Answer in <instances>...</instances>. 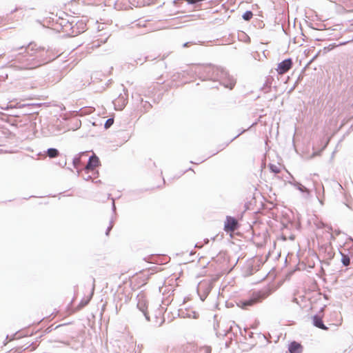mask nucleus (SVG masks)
Returning <instances> with one entry per match:
<instances>
[{
  "label": "nucleus",
  "instance_id": "nucleus-45",
  "mask_svg": "<svg viewBox=\"0 0 353 353\" xmlns=\"http://www.w3.org/2000/svg\"><path fill=\"white\" fill-rule=\"evenodd\" d=\"M145 59H146V57L144 59V61H141V63H140V64H141V65H143V62H144V61H145Z\"/></svg>",
  "mask_w": 353,
  "mask_h": 353
},
{
  "label": "nucleus",
  "instance_id": "nucleus-17",
  "mask_svg": "<svg viewBox=\"0 0 353 353\" xmlns=\"http://www.w3.org/2000/svg\"><path fill=\"white\" fill-rule=\"evenodd\" d=\"M74 24V17H72L70 20H67L64 19H61L60 25L62 27L63 31L68 32L70 30V26Z\"/></svg>",
  "mask_w": 353,
  "mask_h": 353
},
{
  "label": "nucleus",
  "instance_id": "nucleus-27",
  "mask_svg": "<svg viewBox=\"0 0 353 353\" xmlns=\"http://www.w3.org/2000/svg\"><path fill=\"white\" fill-rule=\"evenodd\" d=\"M106 40H107V38L105 40H101V41L97 40V41H94L93 42V46L92 47H97H97L100 46L101 43H105Z\"/></svg>",
  "mask_w": 353,
  "mask_h": 353
},
{
  "label": "nucleus",
  "instance_id": "nucleus-2",
  "mask_svg": "<svg viewBox=\"0 0 353 353\" xmlns=\"http://www.w3.org/2000/svg\"><path fill=\"white\" fill-rule=\"evenodd\" d=\"M220 68L212 64L194 65L187 72L188 74L196 75L201 81L210 80L215 83V78Z\"/></svg>",
  "mask_w": 353,
  "mask_h": 353
},
{
  "label": "nucleus",
  "instance_id": "nucleus-47",
  "mask_svg": "<svg viewBox=\"0 0 353 353\" xmlns=\"http://www.w3.org/2000/svg\"><path fill=\"white\" fill-rule=\"evenodd\" d=\"M325 263L327 264V265H329V262L328 261L325 262Z\"/></svg>",
  "mask_w": 353,
  "mask_h": 353
},
{
  "label": "nucleus",
  "instance_id": "nucleus-15",
  "mask_svg": "<svg viewBox=\"0 0 353 353\" xmlns=\"http://www.w3.org/2000/svg\"><path fill=\"white\" fill-rule=\"evenodd\" d=\"M127 98H125L123 96H121V94L119 95V97L115 100L114 105L116 107L117 110H121L123 109V108L127 104Z\"/></svg>",
  "mask_w": 353,
  "mask_h": 353
},
{
  "label": "nucleus",
  "instance_id": "nucleus-5",
  "mask_svg": "<svg viewBox=\"0 0 353 353\" xmlns=\"http://www.w3.org/2000/svg\"><path fill=\"white\" fill-rule=\"evenodd\" d=\"M213 288V281L210 279H203L200 281L197 285V294L202 301H204Z\"/></svg>",
  "mask_w": 353,
  "mask_h": 353
},
{
  "label": "nucleus",
  "instance_id": "nucleus-26",
  "mask_svg": "<svg viewBox=\"0 0 353 353\" xmlns=\"http://www.w3.org/2000/svg\"><path fill=\"white\" fill-rule=\"evenodd\" d=\"M89 173L90 172L86 173L85 171L80 172V174H81L82 178L85 181H88L92 178L91 175H90Z\"/></svg>",
  "mask_w": 353,
  "mask_h": 353
},
{
  "label": "nucleus",
  "instance_id": "nucleus-35",
  "mask_svg": "<svg viewBox=\"0 0 353 353\" xmlns=\"http://www.w3.org/2000/svg\"><path fill=\"white\" fill-rule=\"evenodd\" d=\"M28 105H29V104H22L19 107L20 108H26V106H28Z\"/></svg>",
  "mask_w": 353,
  "mask_h": 353
},
{
  "label": "nucleus",
  "instance_id": "nucleus-28",
  "mask_svg": "<svg viewBox=\"0 0 353 353\" xmlns=\"http://www.w3.org/2000/svg\"><path fill=\"white\" fill-rule=\"evenodd\" d=\"M334 188L339 191H341L343 190L342 185L337 181L334 182Z\"/></svg>",
  "mask_w": 353,
  "mask_h": 353
},
{
  "label": "nucleus",
  "instance_id": "nucleus-42",
  "mask_svg": "<svg viewBox=\"0 0 353 353\" xmlns=\"http://www.w3.org/2000/svg\"><path fill=\"white\" fill-rule=\"evenodd\" d=\"M138 61H141V59H138V60H134V61L137 63V64H138V63H139Z\"/></svg>",
  "mask_w": 353,
  "mask_h": 353
},
{
  "label": "nucleus",
  "instance_id": "nucleus-43",
  "mask_svg": "<svg viewBox=\"0 0 353 353\" xmlns=\"http://www.w3.org/2000/svg\"><path fill=\"white\" fill-rule=\"evenodd\" d=\"M293 302L298 303V302H297V299H296V298H294V299H293Z\"/></svg>",
  "mask_w": 353,
  "mask_h": 353
},
{
  "label": "nucleus",
  "instance_id": "nucleus-41",
  "mask_svg": "<svg viewBox=\"0 0 353 353\" xmlns=\"http://www.w3.org/2000/svg\"><path fill=\"white\" fill-rule=\"evenodd\" d=\"M17 10V8H16L14 10H12V11L10 12V14L14 13V12H16Z\"/></svg>",
  "mask_w": 353,
  "mask_h": 353
},
{
  "label": "nucleus",
  "instance_id": "nucleus-8",
  "mask_svg": "<svg viewBox=\"0 0 353 353\" xmlns=\"http://www.w3.org/2000/svg\"><path fill=\"white\" fill-rule=\"evenodd\" d=\"M86 30V23L83 20H77L74 17V24L70 26V34L73 36H77Z\"/></svg>",
  "mask_w": 353,
  "mask_h": 353
},
{
  "label": "nucleus",
  "instance_id": "nucleus-40",
  "mask_svg": "<svg viewBox=\"0 0 353 353\" xmlns=\"http://www.w3.org/2000/svg\"><path fill=\"white\" fill-rule=\"evenodd\" d=\"M211 88H218V85H214L210 87Z\"/></svg>",
  "mask_w": 353,
  "mask_h": 353
},
{
  "label": "nucleus",
  "instance_id": "nucleus-24",
  "mask_svg": "<svg viewBox=\"0 0 353 353\" xmlns=\"http://www.w3.org/2000/svg\"><path fill=\"white\" fill-rule=\"evenodd\" d=\"M269 168L270 170L274 174H279L281 172L280 168L274 164H270Z\"/></svg>",
  "mask_w": 353,
  "mask_h": 353
},
{
  "label": "nucleus",
  "instance_id": "nucleus-32",
  "mask_svg": "<svg viewBox=\"0 0 353 353\" xmlns=\"http://www.w3.org/2000/svg\"><path fill=\"white\" fill-rule=\"evenodd\" d=\"M244 132H245V130H243V131H241L240 133H239L236 136H235L233 139H232L230 140V142H232V141H233L235 139H236L238 137H239V136H240L242 133H243Z\"/></svg>",
  "mask_w": 353,
  "mask_h": 353
},
{
  "label": "nucleus",
  "instance_id": "nucleus-21",
  "mask_svg": "<svg viewBox=\"0 0 353 353\" xmlns=\"http://www.w3.org/2000/svg\"><path fill=\"white\" fill-rule=\"evenodd\" d=\"M46 153L50 158H55L59 155V151L54 148H48Z\"/></svg>",
  "mask_w": 353,
  "mask_h": 353
},
{
  "label": "nucleus",
  "instance_id": "nucleus-25",
  "mask_svg": "<svg viewBox=\"0 0 353 353\" xmlns=\"http://www.w3.org/2000/svg\"><path fill=\"white\" fill-rule=\"evenodd\" d=\"M113 123H114V119L113 118L108 119L105 121V124H104L105 129L110 128L112 125Z\"/></svg>",
  "mask_w": 353,
  "mask_h": 353
},
{
  "label": "nucleus",
  "instance_id": "nucleus-34",
  "mask_svg": "<svg viewBox=\"0 0 353 353\" xmlns=\"http://www.w3.org/2000/svg\"><path fill=\"white\" fill-rule=\"evenodd\" d=\"M209 242H210V240L208 239H203V242L202 243L204 245L205 244H208Z\"/></svg>",
  "mask_w": 353,
  "mask_h": 353
},
{
  "label": "nucleus",
  "instance_id": "nucleus-10",
  "mask_svg": "<svg viewBox=\"0 0 353 353\" xmlns=\"http://www.w3.org/2000/svg\"><path fill=\"white\" fill-rule=\"evenodd\" d=\"M99 165L100 161L99 157L96 154H93L89 157L87 165L83 168V171L86 173L93 172Z\"/></svg>",
  "mask_w": 353,
  "mask_h": 353
},
{
  "label": "nucleus",
  "instance_id": "nucleus-13",
  "mask_svg": "<svg viewBox=\"0 0 353 353\" xmlns=\"http://www.w3.org/2000/svg\"><path fill=\"white\" fill-rule=\"evenodd\" d=\"M320 252L323 253L324 261L331 260L334 256V253L330 244L321 246L320 248Z\"/></svg>",
  "mask_w": 353,
  "mask_h": 353
},
{
  "label": "nucleus",
  "instance_id": "nucleus-46",
  "mask_svg": "<svg viewBox=\"0 0 353 353\" xmlns=\"http://www.w3.org/2000/svg\"><path fill=\"white\" fill-rule=\"evenodd\" d=\"M192 170V168H189V169L186 170L184 172H186L188 170Z\"/></svg>",
  "mask_w": 353,
  "mask_h": 353
},
{
  "label": "nucleus",
  "instance_id": "nucleus-9",
  "mask_svg": "<svg viewBox=\"0 0 353 353\" xmlns=\"http://www.w3.org/2000/svg\"><path fill=\"white\" fill-rule=\"evenodd\" d=\"M138 301L137 307L145 316L147 321H150V316L148 312V302L143 294H139L137 296Z\"/></svg>",
  "mask_w": 353,
  "mask_h": 353
},
{
  "label": "nucleus",
  "instance_id": "nucleus-39",
  "mask_svg": "<svg viewBox=\"0 0 353 353\" xmlns=\"http://www.w3.org/2000/svg\"><path fill=\"white\" fill-rule=\"evenodd\" d=\"M327 229L329 231H331L332 230V227L330 225V226H327Z\"/></svg>",
  "mask_w": 353,
  "mask_h": 353
},
{
  "label": "nucleus",
  "instance_id": "nucleus-36",
  "mask_svg": "<svg viewBox=\"0 0 353 353\" xmlns=\"http://www.w3.org/2000/svg\"><path fill=\"white\" fill-rule=\"evenodd\" d=\"M334 233L336 235H339L341 233V232L339 230H335Z\"/></svg>",
  "mask_w": 353,
  "mask_h": 353
},
{
  "label": "nucleus",
  "instance_id": "nucleus-7",
  "mask_svg": "<svg viewBox=\"0 0 353 353\" xmlns=\"http://www.w3.org/2000/svg\"><path fill=\"white\" fill-rule=\"evenodd\" d=\"M240 227L238 220L231 216H227L224 223V230L226 232H233L237 230Z\"/></svg>",
  "mask_w": 353,
  "mask_h": 353
},
{
  "label": "nucleus",
  "instance_id": "nucleus-12",
  "mask_svg": "<svg viewBox=\"0 0 353 353\" xmlns=\"http://www.w3.org/2000/svg\"><path fill=\"white\" fill-rule=\"evenodd\" d=\"M88 151L81 152L77 154L72 159V165L74 168L77 169L78 175H80V172L83 171V168L80 170L79 168L82 165V158L88 155Z\"/></svg>",
  "mask_w": 353,
  "mask_h": 353
},
{
  "label": "nucleus",
  "instance_id": "nucleus-44",
  "mask_svg": "<svg viewBox=\"0 0 353 353\" xmlns=\"http://www.w3.org/2000/svg\"><path fill=\"white\" fill-rule=\"evenodd\" d=\"M246 37L248 38V41L250 42V38L249 37H248L247 35H246Z\"/></svg>",
  "mask_w": 353,
  "mask_h": 353
},
{
  "label": "nucleus",
  "instance_id": "nucleus-29",
  "mask_svg": "<svg viewBox=\"0 0 353 353\" xmlns=\"http://www.w3.org/2000/svg\"><path fill=\"white\" fill-rule=\"evenodd\" d=\"M113 227V221L111 220L110 222V225L108 227V228L106 229V231H105V234L108 236L110 232V230H112Z\"/></svg>",
  "mask_w": 353,
  "mask_h": 353
},
{
  "label": "nucleus",
  "instance_id": "nucleus-22",
  "mask_svg": "<svg viewBox=\"0 0 353 353\" xmlns=\"http://www.w3.org/2000/svg\"><path fill=\"white\" fill-rule=\"evenodd\" d=\"M271 85H272L271 80L270 79H267V80L265 81V82L263 84V86L262 87V90H263V92L265 93L270 92Z\"/></svg>",
  "mask_w": 353,
  "mask_h": 353
},
{
  "label": "nucleus",
  "instance_id": "nucleus-4",
  "mask_svg": "<svg viewBox=\"0 0 353 353\" xmlns=\"http://www.w3.org/2000/svg\"><path fill=\"white\" fill-rule=\"evenodd\" d=\"M215 82H219V85L230 90H232L236 84L235 79L223 68H221L216 74Z\"/></svg>",
  "mask_w": 353,
  "mask_h": 353
},
{
  "label": "nucleus",
  "instance_id": "nucleus-11",
  "mask_svg": "<svg viewBox=\"0 0 353 353\" xmlns=\"http://www.w3.org/2000/svg\"><path fill=\"white\" fill-rule=\"evenodd\" d=\"M292 59L291 58L285 59L278 64L276 71L279 74H285L292 68Z\"/></svg>",
  "mask_w": 353,
  "mask_h": 353
},
{
  "label": "nucleus",
  "instance_id": "nucleus-3",
  "mask_svg": "<svg viewBox=\"0 0 353 353\" xmlns=\"http://www.w3.org/2000/svg\"><path fill=\"white\" fill-rule=\"evenodd\" d=\"M270 294L271 290L269 288L253 292L248 299L240 300L238 303V305L244 310H247L256 303L261 302Z\"/></svg>",
  "mask_w": 353,
  "mask_h": 353
},
{
  "label": "nucleus",
  "instance_id": "nucleus-31",
  "mask_svg": "<svg viewBox=\"0 0 353 353\" xmlns=\"http://www.w3.org/2000/svg\"><path fill=\"white\" fill-rule=\"evenodd\" d=\"M203 244L201 242L196 243L194 245L195 248H199V249L203 248Z\"/></svg>",
  "mask_w": 353,
  "mask_h": 353
},
{
  "label": "nucleus",
  "instance_id": "nucleus-18",
  "mask_svg": "<svg viewBox=\"0 0 353 353\" xmlns=\"http://www.w3.org/2000/svg\"><path fill=\"white\" fill-rule=\"evenodd\" d=\"M290 183L292 184L297 190H299L301 192L305 193L307 195L310 194L309 189L303 185L301 183L294 181L292 182H290Z\"/></svg>",
  "mask_w": 353,
  "mask_h": 353
},
{
  "label": "nucleus",
  "instance_id": "nucleus-1",
  "mask_svg": "<svg viewBox=\"0 0 353 353\" xmlns=\"http://www.w3.org/2000/svg\"><path fill=\"white\" fill-rule=\"evenodd\" d=\"M10 52L12 54L8 56L9 67L20 71H32L55 59L52 50L35 43L13 47Z\"/></svg>",
  "mask_w": 353,
  "mask_h": 353
},
{
  "label": "nucleus",
  "instance_id": "nucleus-23",
  "mask_svg": "<svg viewBox=\"0 0 353 353\" xmlns=\"http://www.w3.org/2000/svg\"><path fill=\"white\" fill-rule=\"evenodd\" d=\"M252 17L253 13L251 10L245 11L242 15V18L246 21H250L252 18Z\"/></svg>",
  "mask_w": 353,
  "mask_h": 353
},
{
  "label": "nucleus",
  "instance_id": "nucleus-6",
  "mask_svg": "<svg viewBox=\"0 0 353 353\" xmlns=\"http://www.w3.org/2000/svg\"><path fill=\"white\" fill-rule=\"evenodd\" d=\"M325 307V306L322 307L319 312L312 316V324L314 327L323 330H327L328 327L324 324L323 321Z\"/></svg>",
  "mask_w": 353,
  "mask_h": 353
},
{
  "label": "nucleus",
  "instance_id": "nucleus-14",
  "mask_svg": "<svg viewBox=\"0 0 353 353\" xmlns=\"http://www.w3.org/2000/svg\"><path fill=\"white\" fill-rule=\"evenodd\" d=\"M288 351L290 353H301L303 351V346L301 343L294 341L289 344Z\"/></svg>",
  "mask_w": 353,
  "mask_h": 353
},
{
  "label": "nucleus",
  "instance_id": "nucleus-16",
  "mask_svg": "<svg viewBox=\"0 0 353 353\" xmlns=\"http://www.w3.org/2000/svg\"><path fill=\"white\" fill-rule=\"evenodd\" d=\"M94 284L93 285L92 290L90 294L86 299H83L80 301L79 305H77V310H81L83 307L86 306L90 303V300L92 298V296L94 294Z\"/></svg>",
  "mask_w": 353,
  "mask_h": 353
},
{
  "label": "nucleus",
  "instance_id": "nucleus-30",
  "mask_svg": "<svg viewBox=\"0 0 353 353\" xmlns=\"http://www.w3.org/2000/svg\"><path fill=\"white\" fill-rule=\"evenodd\" d=\"M195 43H196L195 42H192V41L185 42L183 44V47H184V48L188 47L190 44H195Z\"/></svg>",
  "mask_w": 353,
  "mask_h": 353
},
{
  "label": "nucleus",
  "instance_id": "nucleus-33",
  "mask_svg": "<svg viewBox=\"0 0 353 353\" xmlns=\"http://www.w3.org/2000/svg\"><path fill=\"white\" fill-rule=\"evenodd\" d=\"M112 210L113 212L115 213V212H116V205H115V203H114V201L112 203Z\"/></svg>",
  "mask_w": 353,
  "mask_h": 353
},
{
  "label": "nucleus",
  "instance_id": "nucleus-48",
  "mask_svg": "<svg viewBox=\"0 0 353 353\" xmlns=\"http://www.w3.org/2000/svg\"><path fill=\"white\" fill-rule=\"evenodd\" d=\"M66 165V161L64 162L63 166Z\"/></svg>",
  "mask_w": 353,
  "mask_h": 353
},
{
  "label": "nucleus",
  "instance_id": "nucleus-19",
  "mask_svg": "<svg viewBox=\"0 0 353 353\" xmlns=\"http://www.w3.org/2000/svg\"><path fill=\"white\" fill-rule=\"evenodd\" d=\"M181 317H188V318H192V319H198L199 318V313L195 312V311H193V310H191V311H188L186 312H185L184 311H181L179 314Z\"/></svg>",
  "mask_w": 353,
  "mask_h": 353
},
{
  "label": "nucleus",
  "instance_id": "nucleus-38",
  "mask_svg": "<svg viewBox=\"0 0 353 353\" xmlns=\"http://www.w3.org/2000/svg\"><path fill=\"white\" fill-rule=\"evenodd\" d=\"M164 321H165V320H164V319H163L161 320V323L159 324V325H158V326H161V325L164 323Z\"/></svg>",
  "mask_w": 353,
  "mask_h": 353
},
{
  "label": "nucleus",
  "instance_id": "nucleus-37",
  "mask_svg": "<svg viewBox=\"0 0 353 353\" xmlns=\"http://www.w3.org/2000/svg\"><path fill=\"white\" fill-rule=\"evenodd\" d=\"M330 239H331L332 240H334V239H335L334 235L333 234H331V235H330Z\"/></svg>",
  "mask_w": 353,
  "mask_h": 353
},
{
  "label": "nucleus",
  "instance_id": "nucleus-20",
  "mask_svg": "<svg viewBox=\"0 0 353 353\" xmlns=\"http://www.w3.org/2000/svg\"><path fill=\"white\" fill-rule=\"evenodd\" d=\"M150 19H143V18H139L137 20H135L132 23V24H134L132 28L134 27H143V28H147V23L150 21Z\"/></svg>",
  "mask_w": 353,
  "mask_h": 353
}]
</instances>
